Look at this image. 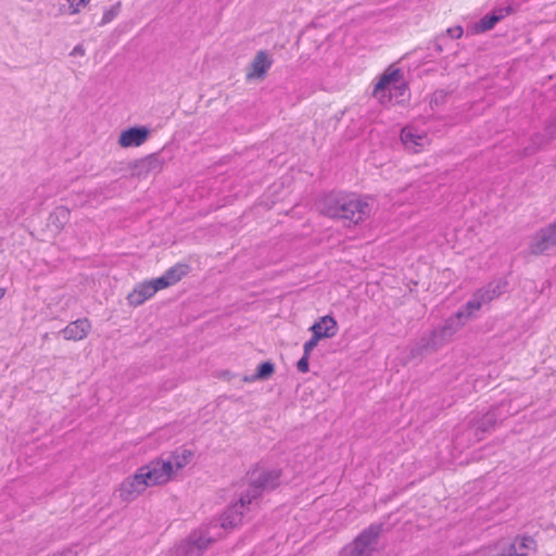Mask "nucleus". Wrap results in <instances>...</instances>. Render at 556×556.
Masks as SVG:
<instances>
[{
    "label": "nucleus",
    "mask_w": 556,
    "mask_h": 556,
    "mask_svg": "<svg viewBox=\"0 0 556 556\" xmlns=\"http://www.w3.org/2000/svg\"><path fill=\"white\" fill-rule=\"evenodd\" d=\"M445 98H446V93L443 90H438L433 93L430 104L431 105L432 104H435V105L442 104L445 102Z\"/></svg>",
    "instance_id": "nucleus-26"
},
{
    "label": "nucleus",
    "mask_w": 556,
    "mask_h": 556,
    "mask_svg": "<svg viewBox=\"0 0 556 556\" xmlns=\"http://www.w3.org/2000/svg\"><path fill=\"white\" fill-rule=\"evenodd\" d=\"M5 293H7V289L0 287V300H2L4 298Z\"/></svg>",
    "instance_id": "nucleus-34"
},
{
    "label": "nucleus",
    "mask_w": 556,
    "mask_h": 556,
    "mask_svg": "<svg viewBox=\"0 0 556 556\" xmlns=\"http://www.w3.org/2000/svg\"><path fill=\"white\" fill-rule=\"evenodd\" d=\"M498 22V17L491 11L473 25V33L478 34L488 31L492 29Z\"/></svg>",
    "instance_id": "nucleus-21"
},
{
    "label": "nucleus",
    "mask_w": 556,
    "mask_h": 556,
    "mask_svg": "<svg viewBox=\"0 0 556 556\" xmlns=\"http://www.w3.org/2000/svg\"><path fill=\"white\" fill-rule=\"evenodd\" d=\"M311 330L320 339L331 338L338 331V325L334 318L330 315H324L317 323H315Z\"/></svg>",
    "instance_id": "nucleus-15"
},
{
    "label": "nucleus",
    "mask_w": 556,
    "mask_h": 556,
    "mask_svg": "<svg viewBox=\"0 0 556 556\" xmlns=\"http://www.w3.org/2000/svg\"><path fill=\"white\" fill-rule=\"evenodd\" d=\"M150 135L151 129L148 126H131L119 134L118 144L122 148L140 147L148 140Z\"/></svg>",
    "instance_id": "nucleus-10"
},
{
    "label": "nucleus",
    "mask_w": 556,
    "mask_h": 556,
    "mask_svg": "<svg viewBox=\"0 0 556 556\" xmlns=\"http://www.w3.org/2000/svg\"><path fill=\"white\" fill-rule=\"evenodd\" d=\"M119 11H121V2H116L109 9L104 10L100 25L102 26V25L111 23L118 15Z\"/></svg>",
    "instance_id": "nucleus-22"
},
{
    "label": "nucleus",
    "mask_w": 556,
    "mask_h": 556,
    "mask_svg": "<svg viewBox=\"0 0 556 556\" xmlns=\"http://www.w3.org/2000/svg\"><path fill=\"white\" fill-rule=\"evenodd\" d=\"M535 546L534 540L529 536L516 538L505 556H528L529 551Z\"/></svg>",
    "instance_id": "nucleus-19"
},
{
    "label": "nucleus",
    "mask_w": 556,
    "mask_h": 556,
    "mask_svg": "<svg viewBox=\"0 0 556 556\" xmlns=\"http://www.w3.org/2000/svg\"><path fill=\"white\" fill-rule=\"evenodd\" d=\"M274 370V365L270 362H264L257 367L254 379H267L273 375Z\"/></svg>",
    "instance_id": "nucleus-23"
},
{
    "label": "nucleus",
    "mask_w": 556,
    "mask_h": 556,
    "mask_svg": "<svg viewBox=\"0 0 556 556\" xmlns=\"http://www.w3.org/2000/svg\"><path fill=\"white\" fill-rule=\"evenodd\" d=\"M149 486L144 476L140 469H138L135 475L123 481L119 486V496L124 501H130L144 492Z\"/></svg>",
    "instance_id": "nucleus-9"
},
{
    "label": "nucleus",
    "mask_w": 556,
    "mask_h": 556,
    "mask_svg": "<svg viewBox=\"0 0 556 556\" xmlns=\"http://www.w3.org/2000/svg\"><path fill=\"white\" fill-rule=\"evenodd\" d=\"M544 131V134L536 132L532 136V144L536 146L534 150L552 142L556 138V115L546 121Z\"/></svg>",
    "instance_id": "nucleus-16"
},
{
    "label": "nucleus",
    "mask_w": 556,
    "mask_h": 556,
    "mask_svg": "<svg viewBox=\"0 0 556 556\" xmlns=\"http://www.w3.org/2000/svg\"><path fill=\"white\" fill-rule=\"evenodd\" d=\"M71 211L66 206H56L49 215V225L56 230H61L70 222Z\"/></svg>",
    "instance_id": "nucleus-20"
},
{
    "label": "nucleus",
    "mask_w": 556,
    "mask_h": 556,
    "mask_svg": "<svg viewBox=\"0 0 556 556\" xmlns=\"http://www.w3.org/2000/svg\"><path fill=\"white\" fill-rule=\"evenodd\" d=\"M544 231L549 236L551 240L556 244V220L546 227H543Z\"/></svg>",
    "instance_id": "nucleus-30"
},
{
    "label": "nucleus",
    "mask_w": 556,
    "mask_h": 556,
    "mask_svg": "<svg viewBox=\"0 0 556 556\" xmlns=\"http://www.w3.org/2000/svg\"><path fill=\"white\" fill-rule=\"evenodd\" d=\"M379 534V526H371L364 530L349 546L346 556H371Z\"/></svg>",
    "instance_id": "nucleus-7"
},
{
    "label": "nucleus",
    "mask_w": 556,
    "mask_h": 556,
    "mask_svg": "<svg viewBox=\"0 0 556 556\" xmlns=\"http://www.w3.org/2000/svg\"><path fill=\"white\" fill-rule=\"evenodd\" d=\"M273 64V60L265 50L258 51L251 62L247 79H263Z\"/></svg>",
    "instance_id": "nucleus-12"
},
{
    "label": "nucleus",
    "mask_w": 556,
    "mask_h": 556,
    "mask_svg": "<svg viewBox=\"0 0 556 556\" xmlns=\"http://www.w3.org/2000/svg\"><path fill=\"white\" fill-rule=\"evenodd\" d=\"M319 340H320V338L317 337L315 333H313V337L307 342H305V344L303 346V350H304L303 354L311 356L312 351L316 348Z\"/></svg>",
    "instance_id": "nucleus-24"
},
{
    "label": "nucleus",
    "mask_w": 556,
    "mask_h": 556,
    "mask_svg": "<svg viewBox=\"0 0 556 556\" xmlns=\"http://www.w3.org/2000/svg\"><path fill=\"white\" fill-rule=\"evenodd\" d=\"M279 478V471H266L260 467L252 469L248 472V480L254 488L253 494L250 497H252V500L257 497L262 489L275 488L278 484Z\"/></svg>",
    "instance_id": "nucleus-8"
},
{
    "label": "nucleus",
    "mask_w": 556,
    "mask_h": 556,
    "mask_svg": "<svg viewBox=\"0 0 556 556\" xmlns=\"http://www.w3.org/2000/svg\"><path fill=\"white\" fill-rule=\"evenodd\" d=\"M447 35L452 39H458L463 35V28L460 26L450 27L446 30Z\"/></svg>",
    "instance_id": "nucleus-29"
},
{
    "label": "nucleus",
    "mask_w": 556,
    "mask_h": 556,
    "mask_svg": "<svg viewBox=\"0 0 556 556\" xmlns=\"http://www.w3.org/2000/svg\"><path fill=\"white\" fill-rule=\"evenodd\" d=\"M71 55H85V48L83 47V45L75 46L71 52Z\"/></svg>",
    "instance_id": "nucleus-32"
},
{
    "label": "nucleus",
    "mask_w": 556,
    "mask_h": 556,
    "mask_svg": "<svg viewBox=\"0 0 556 556\" xmlns=\"http://www.w3.org/2000/svg\"><path fill=\"white\" fill-rule=\"evenodd\" d=\"M90 0H67L70 3V8L72 9V13L79 12L80 7H86Z\"/></svg>",
    "instance_id": "nucleus-27"
},
{
    "label": "nucleus",
    "mask_w": 556,
    "mask_h": 556,
    "mask_svg": "<svg viewBox=\"0 0 556 556\" xmlns=\"http://www.w3.org/2000/svg\"><path fill=\"white\" fill-rule=\"evenodd\" d=\"M191 270L187 263H177L165 270V273L150 280L138 283L128 294L127 300L130 305L137 306L146 300L152 298L157 291L172 287L186 277Z\"/></svg>",
    "instance_id": "nucleus-2"
},
{
    "label": "nucleus",
    "mask_w": 556,
    "mask_h": 556,
    "mask_svg": "<svg viewBox=\"0 0 556 556\" xmlns=\"http://www.w3.org/2000/svg\"><path fill=\"white\" fill-rule=\"evenodd\" d=\"M440 40L441 38H437L435 41H434V49L438 51V52H441L442 51V46L440 43Z\"/></svg>",
    "instance_id": "nucleus-33"
},
{
    "label": "nucleus",
    "mask_w": 556,
    "mask_h": 556,
    "mask_svg": "<svg viewBox=\"0 0 556 556\" xmlns=\"http://www.w3.org/2000/svg\"><path fill=\"white\" fill-rule=\"evenodd\" d=\"M426 140V134H419L413 126H405L401 130L402 143L414 152H418Z\"/></svg>",
    "instance_id": "nucleus-13"
},
{
    "label": "nucleus",
    "mask_w": 556,
    "mask_h": 556,
    "mask_svg": "<svg viewBox=\"0 0 556 556\" xmlns=\"http://www.w3.org/2000/svg\"><path fill=\"white\" fill-rule=\"evenodd\" d=\"M252 502V497L242 496L238 503L231 506L220 519L222 527L233 529L242 522L243 510Z\"/></svg>",
    "instance_id": "nucleus-11"
},
{
    "label": "nucleus",
    "mask_w": 556,
    "mask_h": 556,
    "mask_svg": "<svg viewBox=\"0 0 556 556\" xmlns=\"http://www.w3.org/2000/svg\"><path fill=\"white\" fill-rule=\"evenodd\" d=\"M319 212L327 217L346 219L357 225L369 216L370 207L365 201L355 198L354 194L331 191L318 201Z\"/></svg>",
    "instance_id": "nucleus-1"
},
{
    "label": "nucleus",
    "mask_w": 556,
    "mask_h": 556,
    "mask_svg": "<svg viewBox=\"0 0 556 556\" xmlns=\"http://www.w3.org/2000/svg\"><path fill=\"white\" fill-rule=\"evenodd\" d=\"M308 361H309V356L303 354V356L301 357V359H299V362L296 364L298 370L301 372H307L309 369Z\"/></svg>",
    "instance_id": "nucleus-28"
},
{
    "label": "nucleus",
    "mask_w": 556,
    "mask_h": 556,
    "mask_svg": "<svg viewBox=\"0 0 556 556\" xmlns=\"http://www.w3.org/2000/svg\"><path fill=\"white\" fill-rule=\"evenodd\" d=\"M212 540L199 538L198 540H192V544L198 548H206L211 544Z\"/></svg>",
    "instance_id": "nucleus-31"
},
{
    "label": "nucleus",
    "mask_w": 556,
    "mask_h": 556,
    "mask_svg": "<svg viewBox=\"0 0 556 556\" xmlns=\"http://www.w3.org/2000/svg\"><path fill=\"white\" fill-rule=\"evenodd\" d=\"M372 96L381 104L404 103L409 94L407 83L403 80V72L400 68H394L383 73L375 85Z\"/></svg>",
    "instance_id": "nucleus-3"
},
{
    "label": "nucleus",
    "mask_w": 556,
    "mask_h": 556,
    "mask_svg": "<svg viewBox=\"0 0 556 556\" xmlns=\"http://www.w3.org/2000/svg\"><path fill=\"white\" fill-rule=\"evenodd\" d=\"M492 12L495 13V15L498 17V21H501L513 12V8L510 5L495 8Z\"/></svg>",
    "instance_id": "nucleus-25"
},
{
    "label": "nucleus",
    "mask_w": 556,
    "mask_h": 556,
    "mask_svg": "<svg viewBox=\"0 0 556 556\" xmlns=\"http://www.w3.org/2000/svg\"><path fill=\"white\" fill-rule=\"evenodd\" d=\"M164 149L160 152L151 153L144 157L135 160L128 164V169L130 170L131 176L137 178H147L150 175L160 174L168 157H165Z\"/></svg>",
    "instance_id": "nucleus-4"
},
{
    "label": "nucleus",
    "mask_w": 556,
    "mask_h": 556,
    "mask_svg": "<svg viewBox=\"0 0 556 556\" xmlns=\"http://www.w3.org/2000/svg\"><path fill=\"white\" fill-rule=\"evenodd\" d=\"M193 458V452L190 450L176 451L170 455L168 463L172 465V476L174 477L177 471L185 468Z\"/></svg>",
    "instance_id": "nucleus-18"
},
{
    "label": "nucleus",
    "mask_w": 556,
    "mask_h": 556,
    "mask_svg": "<svg viewBox=\"0 0 556 556\" xmlns=\"http://www.w3.org/2000/svg\"><path fill=\"white\" fill-rule=\"evenodd\" d=\"M139 469L150 486L163 485L173 479L172 465L162 458H155Z\"/></svg>",
    "instance_id": "nucleus-6"
},
{
    "label": "nucleus",
    "mask_w": 556,
    "mask_h": 556,
    "mask_svg": "<svg viewBox=\"0 0 556 556\" xmlns=\"http://www.w3.org/2000/svg\"><path fill=\"white\" fill-rule=\"evenodd\" d=\"M90 330V323L87 318H78L77 320L68 324L63 330V337L66 340H81Z\"/></svg>",
    "instance_id": "nucleus-14"
},
{
    "label": "nucleus",
    "mask_w": 556,
    "mask_h": 556,
    "mask_svg": "<svg viewBox=\"0 0 556 556\" xmlns=\"http://www.w3.org/2000/svg\"><path fill=\"white\" fill-rule=\"evenodd\" d=\"M553 247H556V244L551 240L543 228L533 236L530 244L531 253L534 255L543 254Z\"/></svg>",
    "instance_id": "nucleus-17"
},
{
    "label": "nucleus",
    "mask_w": 556,
    "mask_h": 556,
    "mask_svg": "<svg viewBox=\"0 0 556 556\" xmlns=\"http://www.w3.org/2000/svg\"><path fill=\"white\" fill-rule=\"evenodd\" d=\"M506 288L507 281L504 278L494 279L483 288L477 290L467 302L466 307L469 311L480 309L484 304L490 303L492 300L503 294Z\"/></svg>",
    "instance_id": "nucleus-5"
}]
</instances>
